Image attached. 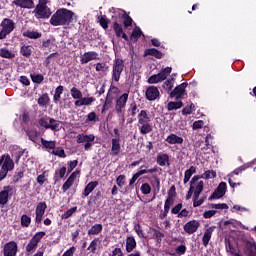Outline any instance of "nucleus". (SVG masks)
I'll return each instance as SVG.
<instances>
[{
  "instance_id": "27",
  "label": "nucleus",
  "mask_w": 256,
  "mask_h": 256,
  "mask_svg": "<svg viewBox=\"0 0 256 256\" xmlns=\"http://www.w3.org/2000/svg\"><path fill=\"white\" fill-rule=\"evenodd\" d=\"M243 171H245V167L241 166L229 174L230 178L228 179V183H229L230 187L235 188V187H237V185H239L237 183H234L233 180H231V177H233L234 175H239V173H243Z\"/></svg>"
},
{
  "instance_id": "45",
  "label": "nucleus",
  "mask_w": 256,
  "mask_h": 256,
  "mask_svg": "<svg viewBox=\"0 0 256 256\" xmlns=\"http://www.w3.org/2000/svg\"><path fill=\"white\" fill-rule=\"evenodd\" d=\"M48 104H49V95L42 94L38 98V105H40L41 107H45V105H48Z\"/></svg>"
},
{
  "instance_id": "54",
  "label": "nucleus",
  "mask_w": 256,
  "mask_h": 256,
  "mask_svg": "<svg viewBox=\"0 0 256 256\" xmlns=\"http://www.w3.org/2000/svg\"><path fill=\"white\" fill-rule=\"evenodd\" d=\"M128 113H130L131 117H135L137 115V103L132 102L128 108Z\"/></svg>"
},
{
  "instance_id": "43",
  "label": "nucleus",
  "mask_w": 256,
  "mask_h": 256,
  "mask_svg": "<svg viewBox=\"0 0 256 256\" xmlns=\"http://www.w3.org/2000/svg\"><path fill=\"white\" fill-rule=\"evenodd\" d=\"M41 143L45 149H55L57 142L55 141H47L44 138H41Z\"/></svg>"
},
{
  "instance_id": "37",
  "label": "nucleus",
  "mask_w": 256,
  "mask_h": 256,
  "mask_svg": "<svg viewBox=\"0 0 256 256\" xmlns=\"http://www.w3.org/2000/svg\"><path fill=\"white\" fill-rule=\"evenodd\" d=\"M49 125V129H51V131H59V129H61V122L53 118H50Z\"/></svg>"
},
{
  "instance_id": "1",
  "label": "nucleus",
  "mask_w": 256,
  "mask_h": 256,
  "mask_svg": "<svg viewBox=\"0 0 256 256\" xmlns=\"http://www.w3.org/2000/svg\"><path fill=\"white\" fill-rule=\"evenodd\" d=\"M73 19H77L73 11L67 8H60L51 16L50 25L52 27H65L71 25Z\"/></svg>"
},
{
  "instance_id": "46",
  "label": "nucleus",
  "mask_w": 256,
  "mask_h": 256,
  "mask_svg": "<svg viewBox=\"0 0 256 256\" xmlns=\"http://www.w3.org/2000/svg\"><path fill=\"white\" fill-rule=\"evenodd\" d=\"M50 120H51L50 117L45 116V117L40 118L38 123H39L40 127H44V129H49V127H50L49 121Z\"/></svg>"
},
{
  "instance_id": "3",
  "label": "nucleus",
  "mask_w": 256,
  "mask_h": 256,
  "mask_svg": "<svg viewBox=\"0 0 256 256\" xmlns=\"http://www.w3.org/2000/svg\"><path fill=\"white\" fill-rule=\"evenodd\" d=\"M0 175L1 177H7V173L9 171H13L15 168V163L13 162V159H11V156L9 154L2 155L0 159Z\"/></svg>"
},
{
  "instance_id": "53",
  "label": "nucleus",
  "mask_w": 256,
  "mask_h": 256,
  "mask_svg": "<svg viewBox=\"0 0 256 256\" xmlns=\"http://www.w3.org/2000/svg\"><path fill=\"white\" fill-rule=\"evenodd\" d=\"M54 46L55 43L51 39H47L42 42L43 49H53Z\"/></svg>"
},
{
  "instance_id": "29",
  "label": "nucleus",
  "mask_w": 256,
  "mask_h": 256,
  "mask_svg": "<svg viewBox=\"0 0 256 256\" xmlns=\"http://www.w3.org/2000/svg\"><path fill=\"white\" fill-rule=\"evenodd\" d=\"M111 151L113 155H117L121 151V144L119 138H113L112 139V148Z\"/></svg>"
},
{
  "instance_id": "40",
  "label": "nucleus",
  "mask_w": 256,
  "mask_h": 256,
  "mask_svg": "<svg viewBox=\"0 0 256 256\" xmlns=\"http://www.w3.org/2000/svg\"><path fill=\"white\" fill-rule=\"evenodd\" d=\"M30 77L33 83H37L38 85H41V83H43V80L45 79V77H43V74L37 73L30 74Z\"/></svg>"
},
{
  "instance_id": "12",
  "label": "nucleus",
  "mask_w": 256,
  "mask_h": 256,
  "mask_svg": "<svg viewBox=\"0 0 256 256\" xmlns=\"http://www.w3.org/2000/svg\"><path fill=\"white\" fill-rule=\"evenodd\" d=\"M227 193V183L221 182L218 187L215 189L213 194L208 198L209 201L213 199H221Z\"/></svg>"
},
{
  "instance_id": "10",
  "label": "nucleus",
  "mask_w": 256,
  "mask_h": 256,
  "mask_svg": "<svg viewBox=\"0 0 256 256\" xmlns=\"http://www.w3.org/2000/svg\"><path fill=\"white\" fill-rule=\"evenodd\" d=\"M205 183L201 180V176H194L190 181V189L194 192V195H201L203 193V187Z\"/></svg>"
},
{
  "instance_id": "21",
  "label": "nucleus",
  "mask_w": 256,
  "mask_h": 256,
  "mask_svg": "<svg viewBox=\"0 0 256 256\" xmlns=\"http://www.w3.org/2000/svg\"><path fill=\"white\" fill-rule=\"evenodd\" d=\"M159 97V89L155 86H149L146 90V98L148 101H155Z\"/></svg>"
},
{
  "instance_id": "52",
  "label": "nucleus",
  "mask_w": 256,
  "mask_h": 256,
  "mask_svg": "<svg viewBox=\"0 0 256 256\" xmlns=\"http://www.w3.org/2000/svg\"><path fill=\"white\" fill-rule=\"evenodd\" d=\"M195 173H197V168L195 166H191L189 169L185 171L184 177L191 179V177L195 175Z\"/></svg>"
},
{
  "instance_id": "39",
  "label": "nucleus",
  "mask_w": 256,
  "mask_h": 256,
  "mask_svg": "<svg viewBox=\"0 0 256 256\" xmlns=\"http://www.w3.org/2000/svg\"><path fill=\"white\" fill-rule=\"evenodd\" d=\"M111 105H113V97L107 94L106 100L102 108V113H105V111H107L108 109H111Z\"/></svg>"
},
{
  "instance_id": "58",
  "label": "nucleus",
  "mask_w": 256,
  "mask_h": 256,
  "mask_svg": "<svg viewBox=\"0 0 256 256\" xmlns=\"http://www.w3.org/2000/svg\"><path fill=\"white\" fill-rule=\"evenodd\" d=\"M161 82H163V81L159 77V74H154V75L150 76L148 79V83H150V84L161 83Z\"/></svg>"
},
{
  "instance_id": "11",
  "label": "nucleus",
  "mask_w": 256,
  "mask_h": 256,
  "mask_svg": "<svg viewBox=\"0 0 256 256\" xmlns=\"http://www.w3.org/2000/svg\"><path fill=\"white\" fill-rule=\"evenodd\" d=\"M45 235V232H38L36 233L28 245L26 246L27 253H33L35 249H37V245L39 244V241H41V238Z\"/></svg>"
},
{
  "instance_id": "48",
  "label": "nucleus",
  "mask_w": 256,
  "mask_h": 256,
  "mask_svg": "<svg viewBox=\"0 0 256 256\" xmlns=\"http://www.w3.org/2000/svg\"><path fill=\"white\" fill-rule=\"evenodd\" d=\"M67 173V168L63 166L62 168L56 170L55 177L57 179H63L65 177V174Z\"/></svg>"
},
{
  "instance_id": "51",
  "label": "nucleus",
  "mask_w": 256,
  "mask_h": 256,
  "mask_svg": "<svg viewBox=\"0 0 256 256\" xmlns=\"http://www.w3.org/2000/svg\"><path fill=\"white\" fill-rule=\"evenodd\" d=\"M142 195H149L151 193V185L149 183H144L140 187Z\"/></svg>"
},
{
  "instance_id": "6",
  "label": "nucleus",
  "mask_w": 256,
  "mask_h": 256,
  "mask_svg": "<svg viewBox=\"0 0 256 256\" xmlns=\"http://www.w3.org/2000/svg\"><path fill=\"white\" fill-rule=\"evenodd\" d=\"M129 100V93H123L120 97L116 99L115 111L116 113L122 115L121 123H125V107L127 105V101Z\"/></svg>"
},
{
  "instance_id": "13",
  "label": "nucleus",
  "mask_w": 256,
  "mask_h": 256,
  "mask_svg": "<svg viewBox=\"0 0 256 256\" xmlns=\"http://www.w3.org/2000/svg\"><path fill=\"white\" fill-rule=\"evenodd\" d=\"M80 173L81 172L79 170H76L68 177V179L62 186L63 193H67V191H69V189L73 187V184L75 183V179L79 177Z\"/></svg>"
},
{
  "instance_id": "49",
  "label": "nucleus",
  "mask_w": 256,
  "mask_h": 256,
  "mask_svg": "<svg viewBox=\"0 0 256 256\" xmlns=\"http://www.w3.org/2000/svg\"><path fill=\"white\" fill-rule=\"evenodd\" d=\"M29 225H31V217L23 214L21 216V226L22 227H29Z\"/></svg>"
},
{
  "instance_id": "19",
  "label": "nucleus",
  "mask_w": 256,
  "mask_h": 256,
  "mask_svg": "<svg viewBox=\"0 0 256 256\" xmlns=\"http://www.w3.org/2000/svg\"><path fill=\"white\" fill-rule=\"evenodd\" d=\"M92 103H95V98L93 96H91V97L81 96V98L79 100H76L74 102V105H75V107H84V106H89Z\"/></svg>"
},
{
  "instance_id": "57",
  "label": "nucleus",
  "mask_w": 256,
  "mask_h": 256,
  "mask_svg": "<svg viewBox=\"0 0 256 256\" xmlns=\"http://www.w3.org/2000/svg\"><path fill=\"white\" fill-rule=\"evenodd\" d=\"M107 69H109V66H107L106 63H97L96 64V71L101 72V73H105V71H107Z\"/></svg>"
},
{
  "instance_id": "5",
  "label": "nucleus",
  "mask_w": 256,
  "mask_h": 256,
  "mask_svg": "<svg viewBox=\"0 0 256 256\" xmlns=\"http://www.w3.org/2000/svg\"><path fill=\"white\" fill-rule=\"evenodd\" d=\"M124 69L125 62L123 61V59L116 58L112 66V81H115V83H119V80L121 79V73H123Z\"/></svg>"
},
{
  "instance_id": "42",
  "label": "nucleus",
  "mask_w": 256,
  "mask_h": 256,
  "mask_svg": "<svg viewBox=\"0 0 256 256\" xmlns=\"http://www.w3.org/2000/svg\"><path fill=\"white\" fill-rule=\"evenodd\" d=\"M99 245V238H95L92 240L87 248L90 253H95L97 251V247Z\"/></svg>"
},
{
  "instance_id": "32",
  "label": "nucleus",
  "mask_w": 256,
  "mask_h": 256,
  "mask_svg": "<svg viewBox=\"0 0 256 256\" xmlns=\"http://www.w3.org/2000/svg\"><path fill=\"white\" fill-rule=\"evenodd\" d=\"M103 231V225L101 224H94L89 230L88 235H99Z\"/></svg>"
},
{
  "instance_id": "4",
  "label": "nucleus",
  "mask_w": 256,
  "mask_h": 256,
  "mask_svg": "<svg viewBox=\"0 0 256 256\" xmlns=\"http://www.w3.org/2000/svg\"><path fill=\"white\" fill-rule=\"evenodd\" d=\"M0 40L7 39V35H11L15 31V21L9 18H4L0 23Z\"/></svg>"
},
{
  "instance_id": "23",
  "label": "nucleus",
  "mask_w": 256,
  "mask_h": 256,
  "mask_svg": "<svg viewBox=\"0 0 256 256\" xmlns=\"http://www.w3.org/2000/svg\"><path fill=\"white\" fill-rule=\"evenodd\" d=\"M215 229H216L215 226H211L205 230L204 235L202 237V243H203L204 247H207V245H209V241H211V237H212Z\"/></svg>"
},
{
  "instance_id": "16",
  "label": "nucleus",
  "mask_w": 256,
  "mask_h": 256,
  "mask_svg": "<svg viewBox=\"0 0 256 256\" xmlns=\"http://www.w3.org/2000/svg\"><path fill=\"white\" fill-rule=\"evenodd\" d=\"M187 82L178 85L171 93L170 97H176L177 100L185 97V89H187Z\"/></svg>"
},
{
  "instance_id": "2",
  "label": "nucleus",
  "mask_w": 256,
  "mask_h": 256,
  "mask_svg": "<svg viewBox=\"0 0 256 256\" xmlns=\"http://www.w3.org/2000/svg\"><path fill=\"white\" fill-rule=\"evenodd\" d=\"M138 129L141 135H149L153 131L151 116L147 110H141L137 115Z\"/></svg>"
},
{
  "instance_id": "15",
  "label": "nucleus",
  "mask_w": 256,
  "mask_h": 256,
  "mask_svg": "<svg viewBox=\"0 0 256 256\" xmlns=\"http://www.w3.org/2000/svg\"><path fill=\"white\" fill-rule=\"evenodd\" d=\"M199 227H201V223H199L198 220H190L184 225L183 228L185 233H188V235H193V233H196Z\"/></svg>"
},
{
  "instance_id": "50",
  "label": "nucleus",
  "mask_w": 256,
  "mask_h": 256,
  "mask_svg": "<svg viewBox=\"0 0 256 256\" xmlns=\"http://www.w3.org/2000/svg\"><path fill=\"white\" fill-rule=\"evenodd\" d=\"M147 173H157V168H151V169L141 168L138 172H136L138 177H141V175H145Z\"/></svg>"
},
{
  "instance_id": "33",
  "label": "nucleus",
  "mask_w": 256,
  "mask_h": 256,
  "mask_svg": "<svg viewBox=\"0 0 256 256\" xmlns=\"http://www.w3.org/2000/svg\"><path fill=\"white\" fill-rule=\"evenodd\" d=\"M200 195H201V194H197V196H196V195H193V199H192V201H193V207H201V204H202V203H205V199H207V196H202V197L199 199Z\"/></svg>"
},
{
  "instance_id": "9",
  "label": "nucleus",
  "mask_w": 256,
  "mask_h": 256,
  "mask_svg": "<svg viewBox=\"0 0 256 256\" xmlns=\"http://www.w3.org/2000/svg\"><path fill=\"white\" fill-rule=\"evenodd\" d=\"M13 197V186H4L0 191V207H5L9 203V199Z\"/></svg>"
},
{
  "instance_id": "59",
  "label": "nucleus",
  "mask_w": 256,
  "mask_h": 256,
  "mask_svg": "<svg viewBox=\"0 0 256 256\" xmlns=\"http://www.w3.org/2000/svg\"><path fill=\"white\" fill-rule=\"evenodd\" d=\"M77 211V207H73L68 209L63 215H62V219H69V217H71L73 215V213H76Z\"/></svg>"
},
{
  "instance_id": "25",
  "label": "nucleus",
  "mask_w": 256,
  "mask_h": 256,
  "mask_svg": "<svg viewBox=\"0 0 256 256\" xmlns=\"http://www.w3.org/2000/svg\"><path fill=\"white\" fill-rule=\"evenodd\" d=\"M156 162L160 167H165L169 165V155L165 153H159L156 158Z\"/></svg>"
},
{
  "instance_id": "7",
  "label": "nucleus",
  "mask_w": 256,
  "mask_h": 256,
  "mask_svg": "<svg viewBox=\"0 0 256 256\" xmlns=\"http://www.w3.org/2000/svg\"><path fill=\"white\" fill-rule=\"evenodd\" d=\"M32 13L36 19H49L51 17V8L47 4H37Z\"/></svg>"
},
{
  "instance_id": "26",
  "label": "nucleus",
  "mask_w": 256,
  "mask_h": 256,
  "mask_svg": "<svg viewBox=\"0 0 256 256\" xmlns=\"http://www.w3.org/2000/svg\"><path fill=\"white\" fill-rule=\"evenodd\" d=\"M135 247H137V242L135 241V237L129 236L126 238V251L127 253H131Z\"/></svg>"
},
{
  "instance_id": "20",
  "label": "nucleus",
  "mask_w": 256,
  "mask_h": 256,
  "mask_svg": "<svg viewBox=\"0 0 256 256\" xmlns=\"http://www.w3.org/2000/svg\"><path fill=\"white\" fill-rule=\"evenodd\" d=\"M12 3L21 9H33L35 5L33 0H14Z\"/></svg>"
},
{
  "instance_id": "38",
  "label": "nucleus",
  "mask_w": 256,
  "mask_h": 256,
  "mask_svg": "<svg viewBox=\"0 0 256 256\" xmlns=\"http://www.w3.org/2000/svg\"><path fill=\"white\" fill-rule=\"evenodd\" d=\"M183 107V102L182 101H177V102H169L167 105L168 111H175L177 109H181Z\"/></svg>"
},
{
  "instance_id": "34",
  "label": "nucleus",
  "mask_w": 256,
  "mask_h": 256,
  "mask_svg": "<svg viewBox=\"0 0 256 256\" xmlns=\"http://www.w3.org/2000/svg\"><path fill=\"white\" fill-rule=\"evenodd\" d=\"M145 55H152V57H156V59H162L163 58V53L159 52V50L152 48V49H147L145 51Z\"/></svg>"
},
{
  "instance_id": "31",
  "label": "nucleus",
  "mask_w": 256,
  "mask_h": 256,
  "mask_svg": "<svg viewBox=\"0 0 256 256\" xmlns=\"http://www.w3.org/2000/svg\"><path fill=\"white\" fill-rule=\"evenodd\" d=\"M114 31H115L117 37H122V39H125V41H127V34H125L123 32V28L117 22L114 23Z\"/></svg>"
},
{
  "instance_id": "24",
  "label": "nucleus",
  "mask_w": 256,
  "mask_h": 256,
  "mask_svg": "<svg viewBox=\"0 0 256 256\" xmlns=\"http://www.w3.org/2000/svg\"><path fill=\"white\" fill-rule=\"evenodd\" d=\"M98 185H99V182H97V181L88 183L82 193L83 197H89V195H91V193H93V191H95V189Z\"/></svg>"
},
{
  "instance_id": "41",
  "label": "nucleus",
  "mask_w": 256,
  "mask_h": 256,
  "mask_svg": "<svg viewBox=\"0 0 256 256\" xmlns=\"http://www.w3.org/2000/svg\"><path fill=\"white\" fill-rule=\"evenodd\" d=\"M123 19H124V26L125 27H131L133 25V19L125 13V11L121 10L120 11Z\"/></svg>"
},
{
  "instance_id": "62",
  "label": "nucleus",
  "mask_w": 256,
  "mask_h": 256,
  "mask_svg": "<svg viewBox=\"0 0 256 256\" xmlns=\"http://www.w3.org/2000/svg\"><path fill=\"white\" fill-rule=\"evenodd\" d=\"M47 181V172H43L37 177V183L43 185Z\"/></svg>"
},
{
  "instance_id": "28",
  "label": "nucleus",
  "mask_w": 256,
  "mask_h": 256,
  "mask_svg": "<svg viewBox=\"0 0 256 256\" xmlns=\"http://www.w3.org/2000/svg\"><path fill=\"white\" fill-rule=\"evenodd\" d=\"M0 57L2 59H15V53L8 48H0Z\"/></svg>"
},
{
  "instance_id": "14",
  "label": "nucleus",
  "mask_w": 256,
  "mask_h": 256,
  "mask_svg": "<svg viewBox=\"0 0 256 256\" xmlns=\"http://www.w3.org/2000/svg\"><path fill=\"white\" fill-rule=\"evenodd\" d=\"M17 242L10 241L5 244L3 249V255L4 256H17Z\"/></svg>"
},
{
  "instance_id": "56",
  "label": "nucleus",
  "mask_w": 256,
  "mask_h": 256,
  "mask_svg": "<svg viewBox=\"0 0 256 256\" xmlns=\"http://www.w3.org/2000/svg\"><path fill=\"white\" fill-rule=\"evenodd\" d=\"M20 52L24 57H29L32 53L31 46H22Z\"/></svg>"
},
{
  "instance_id": "8",
  "label": "nucleus",
  "mask_w": 256,
  "mask_h": 256,
  "mask_svg": "<svg viewBox=\"0 0 256 256\" xmlns=\"http://www.w3.org/2000/svg\"><path fill=\"white\" fill-rule=\"evenodd\" d=\"M93 141H95V135L93 134L80 133L76 136V143L78 144L85 143L84 145L85 151L91 150V147H93Z\"/></svg>"
},
{
  "instance_id": "36",
  "label": "nucleus",
  "mask_w": 256,
  "mask_h": 256,
  "mask_svg": "<svg viewBox=\"0 0 256 256\" xmlns=\"http://www.w3.org/2000/svg\"><path fill=\"white\" fill-rule=\"evenodd\" d=\"M71 97L76 99V101H79L81 97H83V92L79 90L77 87H72L70 89Z\"/></svg>"
},
{
  "instance_id": "18",
  "label": "nucleus",
  "mask_w": 256,
  "mask_h": 256,
  "mask_svg": "<svg viewBox=\"0 0 256 256\" xmlns=\"http://www.w3.org/2000/svg\"><path fill=\"white\" fill-rule=\"evenodd\" d=\"M47 209V204L45 202L38 203L36 207V223H41L43 221V216L45 215V211Z\"/></svg>"
},
{
  "instance_id": "55",
  "label": "nucleus",
  "mask_w": 256,
  "mask_h": 256,
  "mask_svg": "<svg viewBox=\"0 0 256 256\" xmlns=\"http://www.w3.org/2000/svg\"><path fill=\"white\" fill-rule=\"evenodd\" d=\"M193 109H195V105L193 104L185 106L182 109V115H191V113H193Z\"/></svg>"
},
{
  "instance_id": "60",
  "label": "nucleus",
  "mask_w": 256,
  "mask_h": 256,
  "mask_svg": "<svg viewBox=\"0 0 256 256\" xmlns=\"http://www.w3.org/2000/svg\"><path fill=\"white\" fill-rule=\"evenodd\" d=\"M53 155H57L58 157H63L65 158V150L61 147L56 148L55 150L52 151Z\"/></svg>"
},
{
  "instance_id": "17",
  "label": "nucleus",
  "mask_w": 256,
  "mask_h": 256,
  "mask_svg": "<svg viewBox=\"0 0 256 256\" xmlns=\"http://www.w3.org/2000/svg\"><path fill=\"white\" fill-rule=\"evenodd\" d=\"M97 59H99V54L95 51H90V52L84 53L80 57V63H81V65H85V64L89 63L90 61H97Z\"/></svg>"
},
{
  "instance_id": "47",
  "label": "nucleus",
  "mask_w": 256,
  "mask_h": 256,
  "mask_svg": "<svg viewBox=\"0 0 256 256\" xmlns=\"http://www.w3.org/2000/svg\"><path fill=\"white\" fill-rule=\"evenodd\" d=\"M61 95H63V86L60 85L55 89V94H54V101L57 103L61 99Z\"/></svg>"
},
{
  "instance_id": "61",
  "label": "nucleus",
  "mask_w": 256,
  "mask_h": 256,
  "mask_svg": "<svg viewBox=\"0 0 256 256\" xmlns=\"http://www.w3.org/2000/svg\"><path fill=\"white\" fill-rule=\"evenodd\" d=\"M86 121L95 123V122L99 121V118H97V114L95 112H90L87 115Z\"/></svg>"
},
{
  "instance_id": "22",
  "label": "nucleus",
  "mask_w": 256,
  "mask_h": 256,
  "mask_svg": "<svg viewBox=\"0 0 256 256\" xmlns=\"http://www.w3.org/2000/svg\"><path fill=\"white\" fill-rule=\"evenodd\" d=\"M166 143H168V145H183V137L172 133L167 136Z\"/></svg>"
},
{
  "instance_id": "64",
  "label": "nucleus",
  "mask_w": 256,
  "mask_h": 256,
  "mask_svg": "<svg viewBox=\"0 0 256 256\" xmlns=\"http://www.w3.org/2000/svg\"><path fill=\"white\" fill-rule=\"evenodd\" d=\"M75 251H77V248H75V246H72L71 248L66 250L62 256H73L75 255Z\"/></svg>"
},
{
  "instance_id": "30",
  "label": "nucleus",
  "mask_w": 256,
  "mask_h": 256,
  "mask_svg": "<svg viewBox=\"0 0 256 256\" xmlns=\"http://www.w3.org/2000/svg\"><path fill=\"white\" fill-rule=\"evenodd\" d=\"M41 32L27 30L23 33V37H28V39H41Z\"/></svg>"
},
{
  "instance_id": "63",
  "label": "nucleus",
  "mask_w": 256,
  "mask_h": 256,
  "mask_svg": "<svg viewBox=\"0 0 256 256\" xmlns=\"http://www.w3.org/2000/svg\"><path fill=\"white\" fill-rule=\"evenodd\" d=\"M118 187H123L125 185V175H119L116 179Z\"/></svg>"
},
{
  "instance_id": "35",
  "label": "nucleus",
  "mask_w": 256,
  "mask_h": 256,
  "mask_svg": "<svg viewBox=\"0 0 256 256\" xmlns=\"http://www.w3.org/2000/svg\"><path fill=\"white\" fill-rule=\"evenodd\" d=\"M171 71H173V68L171 67H166L163 70H161L160 73H158V76L160 77L161 81H165L169 75H171Z\"/></svg>"
},
{
  "instance_id": "44",
  "label": "nucleus",
  "mask_w": 256,
  "mask_h": 256,
  "mask_svg": "<svg viewBox=\"0 0 256 256\" xmlns=\"http://www.w3.org/2000/svg\"><path fill=\"white\" fill-rule=\"evenodd\" d=\"M217 177V172L213 170H208L200 176V179H215Z\"/></svg>"
}]
</instances>
